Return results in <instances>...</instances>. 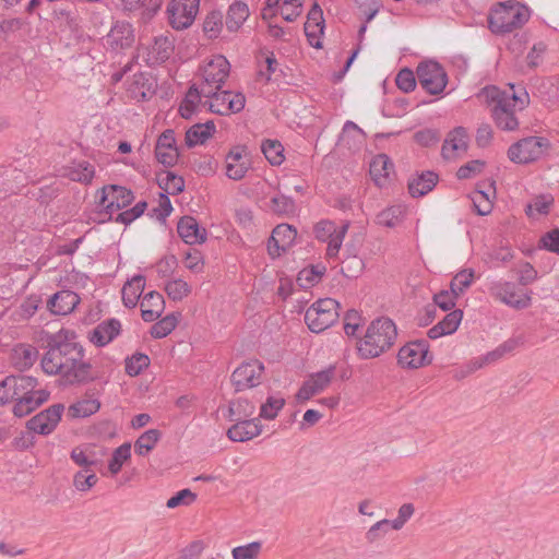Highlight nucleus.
Segmentation results:
<instances>
[{
    "label": "nucleus",
    "instance_id": "nucleus-1",
    "mask_svg": "<svg viewBox=\"0 0 559 559\" xmlns=\"http://www.w3.org/2000/svg\"><path fill=\"white\" fill-rule=\"evenodd\" d=\"M47 348L53 349L57 358L62 359L66 365L64 385H81L96 379L92 376L91 362L83 360L85 350L81 344L63 343L58 337H47Z\"/></svg>",
    "mask_w": 559,
    "mask_h": 559
},
{
    "label": "nucleus",
    "instance_id": "nucleus-2",
    "mask_svg": "<svg viewBox=\"0 0 559 559\" xmlns=\"http://www.w3.org/2000/svg\"><path fill=\"white\" fill-rule=\"evenodd\" d=\"M396 336L393 320L388 317L377 318L371 321L364 340L359 342L358 354L362 359L378 357L394 344Z\"/></svg>",
    "mask_w": 559,
    "mask_h": 559
},
{
    "label": "nucleus",
    "instance_id": "nucleus-3",
    "mask_svg": "<svg viewBox=\"0 0 559 559\" xmlns=\"http://www.w3.org/2000/svg\"><path fill=\"white\" fill-rule=\"evenodd\" d=\"M530 19L526 5L499 3L488 15V28L495 35L503 36L522 27Z\"/></svg>",
    "mask_w": 559,
    "mask_h": 559
},
{
    "label": "nucleus",
    "instance_id": "nucleus-4",
    "mask_svg": "<svg viewBox=\"0 0 559 559\" xmlns=\"http://www.w3.org/2000/svg\"><path fill=\"white\" fill-rule=\"evenodd\" d=\"M549 146V140L544 136H527L509 147L508 157L516 164H528L538 159Z\"/></svg>",
    "mask_w": 559,
    "mask_h": 559
},
{
    "label": "nucleus",
    "instance_id": "nucleus-5",
    "mask_svg": "<svg viewBox=\"0 0 559 559\" xmlns=\"http://www.w3.org/2000/svg\"><path fill=\"white\" fill-rule=\"evenodd\" d=\"M421 87L430 95L441 94L448 84V74L437 61H423L416 69Z\"/></svg>",
    "mask_w": 559,
    "mask_h": 559
},
{
    "label": "nucleus",
    "instance_id": "nucleus-6",
    "mask_svg": "<svg viewBox=\"0 0 559 559\" xmlns=\"http://www.w3.org/2000/svg\"><path fill=\"white\" fill-rule=\"evenodd\" d=\"M432 355L429 352V343L426 340H416L401 347L397 354V362L403 368L417 369L429 365Z\"/></svg>",
    "mask_w": 559,
    "mask_h": 559
},
{
    "label": "nucleus",
    "instance_id": "nucleus-7",
    "mask_svg": "<svg viewBox=\"0 0 559 559\" xmlns=\"http://www.w3.org/2000/svg\"><path fill=\"white\" fill-rule=\"evenodd\" d=\"M264 365L258 359L243 361L231 373L230 381L236 392L255 388L261 383Z\"/></svg>",
    "mask_w": 559,
    "mask_h": 559
},
{
    "label": "nucleus",
    "instance_id": "nucleus-8",
    "mask_svg": "<svg viewBox=\"0 0 559 559\" xmlns=\"http://www.w3.org/2000/svg\"><path fill=\"white\" fill-rule=\"evenodd\" d=\"M63 411L64 405L61 403L49 406L48 408L39 412L27 420V430L41 436H48L52 433L61 420Z\"/></svg>",
    "mask_w": 559,
    "mask_h": 559
},
{
    "label": "nucleus",
    "instance_id": "nucleus-9",
    "mask_svg": "<svg viewBox=\"0 0 559 559\" xmlns=\"http://www.w3.org/2000/svg\"><path fill=\"white\" fill-rule=\"evenodd\" d=\"M335 372L336 367L330 365L326 369L310 374L296 393V400L302 403L321 393L331 383Z\"/></svg>",
    "mask_w": 559,
    "mask_h": 559
},
{
    "label": "nucleus",
    "instance_id": "nucleus-10",
    "mask_svg": "<svg viewBox=\"0 0 559 559\" xmlns=\"http://www.w3.org/2000/svg\"><path fill=\"white\" fill-rule=\"evenodd\" d=\"M491 293L501 302L516 310H523L531 306V295L527 292L516 290L514 283H496L491 287Z\"/></svg>",
    "mask_w": 559,
    "mask_h": 559
},
{
    "label": "nucleus",
    "instance_id": "nucleus-11",
    "mask_svg": "<svg viewBox=\"0 0 559 559\" xmlns=\"http://www.w3.org/2000/svg\"><path fill=\"white\" fill-rule=\"evenodd\" d=\"M297 230L289 224H278L267 240V253L272 259L286 252L295 241Z\"/></svg>",
    "mask_w": 559,
    "mask_h": 559
},
{
    "label": "nucleus",
    "instance_id": "nucleus-12",
    "mask_svg": "<svg viewBox=\"0 0 559 559\" xmlns=\"http://www.w3.org/2000/svg\"><path fill=\"white\" fill-rule=\"evenodd\" d=\"M325 28V21L323 17V11L317 1L313 2L310 8L307 22L305 23L304 31L309 45L316 49L323 47L320 37L323 36Z\"/></svg>",
    "mask_w": 559,
    "mask_h": 559
},
{
    "label": "nucleus",
    "instance_id": "nucleus-13",
    "mask_svg": "<svg viewBox=\"0 0 559 559\" xmlns=\"http://www.w3.org/2000/svg\"><path fill=\"white\" fill-rule=\"evenodd\" d=\"M493 103L491 116L497 127L504 131H513L518 128L519 121L514 114V108L510 106V100L504 98H489Z\"/></svg>",
    "mask_w": 559,
    "mask_h": 559
},
{
    "label": "nucleus",
    "instance_id": "nucleus-14",
    "mask_svg": "<svg viewBox=\"0 0 559 559\" xmlns=\"http://www.w3.org/2000/svg\"><path fill=\"white\" fill-rule=\"evenodd\" d=\"M121 333V323L116 318L107 319L88 333V340L96 347H104Z\"/></svg>",
    "mask_w": 559,
    "mask_h": 559
},
{
    "label": "nucleus",
    "instance_id": "nucleus-15",
    "mask_svg": "<svg viewBox=\"0 0 559 559\" xmlns=\"http://www.w3.org/2000/svg\"><path fill=\"white\" fill-rule=\"evenodd\" d=\"M177 233L187 245H201L206 241V229L193 216H182L177 224Z\"/></svg>",
    "mask_w": 559,
    "mask_h": 559
},
{
    "label": "nucleus",
    "instance_id": "nucleus-16",
    "mask_svg": "<svg viewBox=\"0 0 559 559\" xmlns=\"http://www.w3.org/2000/svg\"><path fill=\"white\" fill-rule=\"evenodd\" d=\"M108 199L115 202L116 207L127 209L135 197L131 189L119 185H107L99 190L98 205H104Z\"/></svg>",
    "mask_w": 559,
    "mask_h": 559
},
{
    "label": "nucleus",
    "instance_id": "nucleus-17",
    "mask_svg": "<svg viewBox=\"0 0 559 559\" xmlns=\"http://www.w3.org/2000/svg\"><path fill=\"white\" fill-rule=\"evenodd\" d=\"M262 431V425L259 418L237 419L227 430V437L234 442H245L259 436Z\"/></svg>",
    "mask_w": 559,
    "mask_h": 559
},
{
    "label": "nucleus",
    "instance_id": "nucleus-18",
    "mask_svg": "<svg viewBox=\"0 0 559 559\" xmlns=\"http://www.w3.org/2000/svg\"><path fill=\"white\" fill-rule=\"evenodd\" d=\"M81 298L76 293L60 290L48 299L47 307L53 314L66 316L76 308Z\"/></svg>",
    "mask_w": 559,
    "mask_h": 559
},
{
    "label": "nucleus",
    "instance_id": "nucleus-19",
    "mask_svg": "<svg viewBox=\"0 0 559 559\" xmlns=\"http://www.w3.org/2000/svg\"><path fill=\"white\" fill-rule=\"evenodd\" d=\"M439 176L432 170L417 173L407 182L408 193L413 198H420L429 193L438 183Z\"/></svg>",
    "mask_w": 559,
    "mask_h": 559
},
{
    "label": "nucleus",
    "instance_id": "nucleus-20",
    "mask_svg": "<svg viewBox=\"0 0 559 559\" xmlns=\"http://www.w3.org/2000/svg\"><path fill=\"white\" fill-rule=\"evenodd\" d=\"M230 70L228 60L219 56L209 62L204 69V80L207 85L216 84V90H221L225 83Z\"/></svg>",
    "mask_w": 559,
    "mask_h": 559
},
{
    "label": "nucleus",
    "instance_id": "nucleus-21",
    "mask_svg": "<svg viewBox=\"0 0 559 559\" xmlns=\"http://www.w3.org/2000/svg\"><path fill=\"white\" fill-rule=\"evenodd\" d=\"M107 37L111 39L112 48L120 49L131 48L135 38L133 26L126 21H117Z\"/></svg>",
    "mask_w": 559,
    "mask_h": 559
},
{
    "label": "nucleus",
    "instance_id": "nucleus-22",
    "mask_svg": "<svg viewBox=\"0 0 559 559\" xmlns=\"http://www.w3.org/2000/svg\"><path fill=\"white\" fill-rule=\"evenodd\" d=\"M216 132V127L213 120H207L204 123H194L191 126L185 136L186 145L192 148L197 145L204 144Z\"/></svg>",
    "mask_w": 559,
    "mask_h": 559
},
{
    "label": "nucleus",
    "instance_id": "nucleus-23",
    "mask_svg": "<svg viewBox=\"0 0 559 559\" xmlns=\"http://www.w3.org/2000/svg\"><path fill=\"white\" fill-rule=\"evenodd\" d=\"M168 20L173 28L182 31L192 25L198 14V11L179 8L175 0H170L167 5Z\"/></svg>",
    "mask_w": 559,
    "mask_h": 559
},
{
    "label": "nucleus",
    "instance_id": "nucleus-24",
    "mask_svg": "<svg viewBox=\"0 0 559 559\" xmlns=\"http://www.w3.org/2000/svg\"><path fill=\"white\" fill-rule=\"evenodd\" d=\"M338 317V312L325 313L322 311H316L314 308H308L305 313V322L311 332L321 333L333 325L337 321Z\"/></svg>",
    "mask_w": 559,
    "mask_h": 559
},
{
    "label": "nucleus",
    "instance_id": "nucleus-25",
    "mask_svg": "<svg viewBox=\"0 0 559 559\" xmlns=\"http://www.w3.org/2000/svg\"><path fill=\"white\" fill-rule=\"evenodd\" d=\"M460 150H467V132L464 127H456L449 132L442 145L441 154L444 159H450L453 157V153Z\"/></svg>",
    "mask_w": 559,
    "mask_h": 559
},
{
    "label": "nucleus",
    "instance_id": "nucleus-26",
    "mask_svg": "<svg viewBox=\"0 0 559 559\" xmlns=\"http://www.w3.org/2000/svg\"><path fill=\"white\" fill-rule=\"evenodd\" d=\"M250 15L249 7L241 0L234 1L227 9L226 28L230 33L238 32Z\"/></svg>",
    "mask_w": 559,
    "mask_h": 559
},
{
    "label": "nucleus",
    "instance_id": "nucleus-27",
    "mask_svg": "<svg viewBox=\"0 0 559 559\" xmlns=\"http://www.w3.org/2000/svg\"><path fill=\"white\" fill-rule=\"evenodd\" d=\"M394 164L386 154H378L376 155L369 167V174L374 181V183L379 187L385 185L386 179L389 178L390 171L393 170Z\"/></svg>",
    "mask_w": 559,
    "mask_h": 559
},
{
    "label": "nucleus",
    "instance_id": "nucleus-28",
    "mask_svg": "<svg viewBox=\"0 0 559 559\" xmlns=\"http://www.w3.org/2000/svg\"><path fill=\"white\" fill-rule=\"evenodd\" d=\"M326 272V266L322 263L309 264L297 274L296 283L301 289H309L321 282Z\"/></svg>",
    "mask_w": 559,
    "mask_h": 559
},
{
    "label": "nucleus",
    "instance_id": "nucleus-29",
    "mask_svg": "<svg viewBox=\"0 0 559 559\" xmlns=\"http://www.w3.org/2000/svg\"><path fill=\"white\" fill-rule=\"evenodd\" d=\"M38 357V349L28 344H19L14 347L12 361L15 368L21 371L29 369Z\"/></svg>",
    "mask_w": 559,
    "mask_h": 559
},
{
    "label": "nucleus",
    "instance_id": "nucleus-30",
    "mask_svg": "<svg viewBox=\"0 0 559 559\" xmlns=\"http://www.w3.org/2000/svg\"><path fill=\"white\" fill-rule=\"evenodd\" d=\"M156 183L163 193L177 195L185 190V179L169 170H160L156 174Z\"/></svg>",
    "mask_w": 559,
    "mask_h": 559
},
{
    "label": "nucleus",
    "instance_id": "nucleus-31",
    "mask_svg": "<svg viewBox=\"0 0 559 559\" xmlns=\"http://www.w3.org/2000/svg\"><path fill=\"white\" fill-rule=\"evenodd\" d=\"M9 390H12L11 397H19L25 394H33V390L38 385L37 378L25 374H11L7 377Z\"/></svg>",
    "mask_w": 559,
    "mask_h": 559
},
{
    "label": "nucleus",
    "instance_id": "nucleus-32",
    "mask_svg": "<svg viewBox=\"0 0 559 559\" xmlns=\"http://www.w3.org/2000/svg\"><path fill=\"white\" fill-rule=\"evenodd\" d=\"M511 90L513 91L512 95H509L507 92L499 90L496 86L485 88L487 91L488 98H504L506 100H510V106L515 108L519 105V109L523 110L530 104V96L526 90H523L522 94H518L514 91V84H509Z\"/></svg>",
    "mask_w": 559,
    "mask_h": 559
},
{
    "label": "nucleus",
    "instance_id": "nucleus-33",
    "mask_svg": "<svg viewBox=\"0 0 559 559\" xmlns=\"http://www.w3.org/2000/svg\"><path fill=\"white\" fill-rule=\"evenodd\" d=\"M180 317V312L168 313L151 326V336L154 338L166 337L176 329Z\"/></svg>",
    "mask_w": 559,
    "mask_h": 559
},
{
    "label": "nucleus",
    "instance_id": "nucleus-34",
    "mask_svg": "<svg viewBox=\"0 0 559 559\" xmlns=\"http://www.w3.org/2000/svg\"><path fill=\"white\" fill-rule=\"evenodd\" d=\"M261 151L272 166H280L285 160L284 146L276 139H265L261 143Z\"/></svg>",
    "mask_w": 559,
    "mask_h": 559
},
{
    "label": "nucleus",
    "instance_id": "nucleus-35",
    "mask_svg": "<svg viewBox=\"0 0 559 559\" xmlns=\"http://www.w3.org/2000/svg\"><path fill=\"white\" fill-rule=\"evenodd\" d=\"M160 438L162 432L158 429H148L144 431L134 442L135 453L140 456H145L154 449Z\"/></svg>",
    "mask_w": 559,
    "mask_h": 559
},
{
    "label": "nucleus",
    "instance_id": "nucleus-36",
    "mask_svg": "<svg viewBox=\"0 0 559 559\" xmlns=\"http://www.w3.org/2000/svg\"><path fill=\"white\" fill-rule=\"evenodd\" d=\"M100 408V402L96 399L81 400L73 403L68 408V415L72 418L88 417Z\"/></svg>",
    "mask_w": 559,
    "mask_h": 559
},
{
    "label": "nucleus",
    "instance_id": "nucleus-37",
    "mask_svg": "<svg viewBox=\"0 0 559 559\" xmlns=\"http://www.w3.org/2000/svg\"><path fill=\"white\" fill-rule=\"evenodd\" d=\"M246 97L242 93H233L231 91H222L219 93V105L225 106L223 111L229 114L240 112L245 108Z\"/></svg>",
    "mask_w": 559,
    "mask_h": 559
},
{
    "label": "nucleus",
    "instance_id": "nucleus-38",
    "mask_svg": "<svg viewBox=\"0 0 559 559\" xmlns=\"http://www.w3.org/2000/svg\"><path fill=\"white\" fill-rule=\"evenodd\" d=\"M41 370L49 376L60 374L61 382L63 383V373L66 372V365L62 359H58L53 349L47 348L40 361Z\"/></svg>",
    "mask_w": 559,
    "mask_h": 559
},
{
    "label": "nucleus",
    "instance_id": "nucleus-39",
    "mask_svg": "<svg viewBox=\"0 0 559 559\" xmlns=\"http://www.w3.org/2000/svg\"><path fill=\"white\" fill-rule=\"evenodd\" d=\"M223 25V13L219 10H212L206 14L202 29L209 39H214L221 34Z\"/></svg>",
    "mask_w": 559,
    "mask_h": 559
},
{
    "label": "nucleus",
    "instance_id": "nucleus-40",
    "mask_svg": "<svg viewBox=\"0 0 559 559\" xmlns=\"http://www.w3.org/2000/svg\"><path fill=\"white\" fill-rule=\"evenodd\" d=\"M13 402L12 413L19 418L29 415L39 407L34 394H25L14 397Z\"/></svg>",
    "mask_w": 559,
    "mask_h": 559
},
{
    "label": "nucleus",
    "instance_id": "nucleus-41",
    "mask_svg": "<svg viewBox=\"0 0 559 559\" xmlns=\"http://www.w3.org/2000/svg\"><path fill=\"white\" fill-rule=\"evenodd\" d=\"M403 214L404 210L402 206H389L377 214L376 223L380 226L393 228L402 221Z\"/></svg>",
    "mask_w": 559,
    "mask_h": 559
},
{
    "label": "nucleus",
    "instance_id": "nucleus-42",
    "mask_svg": "<svg viewBox=\"0 0 559 559\" xmlns=\"http://www.w3.org/2000/svg\"><path fill=\"white\" fill-rule=\"evenodd\" d=\"M150 357L146 354L136 352L126 358V373L130 377H136L150 366Z\"/></svg>",
    "mask_w": 559,
    "mask_h": 559
},
{
    "label": "nucleus",
    "instance_id": "nucleus-43",
    "mask_svg": "<svg viewBox=\"0 0 559 559\" xmlns=\"http://www.w3.org/2000/svg\"><path fill=\"white\" fill-rule=\"evenodd\" d=\"M131 457V444L129 442H124L120 447L114 450L111 454V459L108 463V469L112 475H117L123 464L130 460Z\"/></svg>",
    "mask_w": 559,
    "mask_h": 559
},
{
    "label": "nucleus",
    "instance_id": "nucleus-44",
    "mask_svg": "<svg viewBox=\"0 0 559 559\" xmlns=\"http://www.w3.org/2000/svg\"><path fill=\"white\" fill-rule=\"evenodd\" d=\"M164 289L168 297L174 301L182 300L191 293L190 285L181 278L168 281Z\"/></svg>",
    "mask_w": 559,
    "mask_h": 559
},
{
    "label": "nucleus",
    "instance_id": "nucleus-45",
    "mask_svg": "<svg viewBox=\"0 0 559 559\" xmlns=\"http://www.w3.org/2000/svg\"><path fill=\"white\" fill-rule=\"evenodd\" d=\"M173 210L169 197L166 193H159L158 206L148 211L147 215L151 218H156L160 224H166V219Z\"/></svg>",
    "mask_w": 559,
    "mask_h": 559
},
{
    "label": "nucleus",
    "instance_id": "nucleus-46",
    "mask_svg": "<svg viewBox=\"0 0 559 559\" xmlns=\"http://www.w3.org/2000/svg\"><path fill=\"white\" fill-rule=\"evenodd\" d=\"M284 405L285 400L283 397L269 396L260 407V417L272 420L277 416Z\"/></svg>",
    "mask_w": 559,
    "mask_h": 559
},
{
    "label": "nucleus",
    "instance_id": "nucleus-47",
    "mask_svg": "<svg viewBox=\"0 0 559 559\" xmlns=\"http://www.w3.org/2000/svg\"><path fill=\"white\" fill-rule=\"evenodd\" d=\"M69 177L73 181L88 183L94 177V166L88 162H81L75 168L70 170Z\"/></svg>",
    "mask_w": 559,
    "mask_h": 559
},
{
    "label": "nucleus",
    "instance_id": "nucleus-48",
    "mask_svg": "<svg viewBox=\"0 0 559 559\" xmlns=\"http://www.w3.org/2000/svg\"><path fill=\"white\" fill-rule=\"evenodd\" d=\"M415 73L407 67L401 69L395 78L396 86L404 93H411L416 87Z\"/></svg>",
    "mask_w": 559,
    "mask_h": 559
},
{
    "label": "nucleus",
    "instance_id": "nucleus-49",
    "mask_svg": "<svg viewBox=\"0 0 559 559\" xmlns=\"http://www.w3.org/2000/svg\"><path fill=\"white\" fill-rule=\"evenodd\" d=\"M262 548L261 542H252L231 550L234 559H257Z\"/></svg>",
    "mask_w": 559,
    "mask_h": 559
},
{
    "label": "nucleus",
    "instance_id": "nucleus-50",
    "mask_svg": "<svg viewBox=\"0 0 559 559\" xmlns=\"http://www.w3.org/2000/svg\"><path fill=\"white\" fill-rule=\"evenodd\" d=\"M197 500V493L191 491L188 488L181 489L177 491L174 496H171L166 506L169 509H175L179 506H190L192 502Z\"/></svg>",
    "mask_w": 559,
    "mask_h": 559
},
{
    "label": "nucleus",
    "instance_id": "nucleus-51",
    "mask_svg": "<svg viewBox=\"0 0 559 559\" xmlns=\"http://www.w3.org/2000/svg\"><path fill=\"white\" fill-rule=\"evenodd\" d=\"M355 4L359 12L365 15L366 23L372 21L381 8L380 0H355Z\"/></svg>",
    "mask_w": 559,
    "mask_h": 559
},
{
    "label": "nucleus",
    "instance_id": "nucleus-52",
    "mask_svg": "<svg viewBox=\"0 0 559 559\" xmlns=\"http://www.w3.org/2000/svg\"><path fill=\"white\" fill-rule=\"evenodd\" d=\"M271 210L278 214H288L295 211V202L290 197L284 194L271 199Z\"/></svg>",
    "mask_w": 559,
    "mask_h": 559
},
{
    "label": "nucleus",
    "instance_id": "nucleus-53",
    "mask_svg": "<svg viewBox=\"0 0 559 559\" xmlns=\"http://www.w3.org/2000/svg\"><path fill=\"white\" fill-rule=\"evenodd\" d=\"M440 133L436 129H421L414 134V140L421 146L428 147L440 141Z\"/></svg>",
    "mask_w": 559,
    "mask_h": 559
},
{
    "label": "nucleus",
    "instance_id": "nucleus-54",
    "mask_svg": "<svg viewBox=\"0 0 559 559\" xmlns=\"http://www.w3.org/2000/svg\"><path fill=\"white\" fill-rule=\"evenodd\" d=\"M462 319L463 311L460 309H454L447 313L444 318L438 323L443 328V330H445L447 334L450 335L457 330Z\"/></svg>",
    "mask_w": 559,
    "mask_h": 559
},
{
    "label": "nucleus",
    "instance_id": "nucleus-55",
    "mask_svg": "<svg viewBox=\"0 0 559 559\" xmlns=\"http://www.w3.org/2000/svg\"><path fill=\"white\" fill-rule=\"evenodd\" d=\"M484 166H485V162H483L480 159H473V160L462 165L457 169L456 177L460 180L469 179V178L476 176L477 174L481 173Z\"/></svg>",
    "mask_w": 559,
    "mask_h": 559
},
{
    "label": "nucleus",
    "instance_id": "nucleus-56",
    "mask_svg": "<svg viewBox=\"0 0 559 559\" xmlns=\"http://www.w3.org/2000/svg\"><path fill=\"white\" fill-rule=\"evenodd\" d=\"M70 457L76 465L83 467L85 472L98 463V459H91V455H87L86 451L80 447L71 451Z\"/></svg>",
    "mask_w": 559,
    "mask_h": 559
},
{
    "label": "nucleus",
    "instance_id": "nucleus-57",
    "mask_svg": "<svg viewBox=\"0 0 559 559\" xmlns=\"http://www.w3.org/2000/svg\"><path fill=\"white\" fill-rule=\"evenodd\" d=\"M539 247L559 254V228H554L542 236Z\"/></svg>",
    "mask_w": 559,
    "mask_h": 559
},
{
    "label": "nucleus",
    "instance_id": "nucleus-58",
    "mask_svg": "<svg viewBox=\"0 0 559 559\" xmlns=\"http://www.w3.org/2000/svg\"><path fill=\"white\" fill-rule=\"evenodd\" d=\"M392 528V523L390 520H381L373 524L368 532L366 533V539L369 543H373L377 539L383 537Z\"/></svg>",
    "mask_w": 559,
    "mask_h": 559
},
{
    "label": "nucleus",
    "instance_id": "nucleus-59",
    "mask_svg": "<svg viewBox=\"0 0 559 559\" xmlns=\"http://www.w3.org/2000/svg\"><path fill=\"white\" fill-rule=\"evenodd\" d=\"M361 317L355 309H349L344 316V331L346 335L354 336L360 326Z\"/></svg>",
    "mask_w": 559,
    "mask_h": 559
},
{
    "label": "nucleus",
    "instance_id": "nucleus-60",
    "mask_svg": "<svg viewBox=\"0 0 559 559\" xmlns=\"http://www.w3.org/2000/svg\"><path fill=\"white\" fill-rule=\"evenodd\" d=\"M554 199L551 197L539 195L533 200V203L526 206L525 213L527 216L533 215V210H535L538 214H548L549 206L551 205Z\"/></svg>",
    "mask_w": 559,
    "mask_h": 559
},
{
    "label": "nucleus",
    "instance_id": "nucleus-61",
    "mask_svg": "<svg viewBox=\"0 0 559 559\" xmlns=\"http://www.w3.org/2000/svg\"><path fill=\"white\" fill-rule=\"evenodd\" d=\"M155 150H170L174 152L179 151L173 129L164 130L157 138Z\"/></svg>",
    "mask_w": 559,
    "mask_h": 559
},
{
    "label": "nucleus",
    "instance_id": "nucleus-62",
    "mask_svg": "<svg viewBox=\"0 0 559 559\" xmlns=\"http://www.w3.org/2000/svg\"><path fill=\"white\" fill-rule=\"evenodd\" d=\"M177 265H178V260H177L176 255H174V254L165 255L156 264L158 276L163 277V278L169 277L170 275H173Z\"/></svg>",
    "mask_w": 559,
    "mask_h": 559
},
{
    "label": "nucleus",
    "instance_id": "nucleus-63",
    "mask_svg": "<svg viewBox=\"0 0 559 559\" xmlns=\"http://www.w3.org/2000/svg\"><path fill=\"white\" fill-rule=\"evenodd\" d=\"M432 300V305L436 308L439 307L443 311H452V309L455 307L454 297L449 293V290H440L433 295Z\"/></svg>",
    "mask_w": 559,
    "mask_h": 559
},
{
    "label": "nucleus",
    "instance_id": "nucleus-64",
    "mask_svg": "<svg viewBox=\"0 0 559 559\" xmlns=\"http://www.w3.org/2000/svg\"><path fill=\"white\" fill-rule=\"evenodd\" d=\"M98 478L94 473H91L90 475H85L83 471L78 472L74 475V486L80 491H86L91 489L96 483Z\"/></svg>",
    "mask_w": 559,
    "mask_h": 559
}]
</instances>
